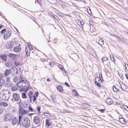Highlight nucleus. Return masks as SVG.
Wrapping results in <instances>:
<instances>
[{
	"instance_id": "obj_43",
	"label": "nucleus",
	"mask_w": 128,
	"mask_h": 128,
	"mask_svg": "<svg viewBox=\"0 0 128 128\" xmlns=\"http://www.w3.org/2000/svg\"><path fill=\"white\" fill-rule=\"evenodd\" d=\"M28 109L31 112H32L33 111V109L31 107V106H29L28 107Z\"/></svg>"
},
{
	"instance_id": "obj_59",
	"label": "nucleus",
	"mask_w": 128,
	"mask_h": 128,
	"mask_svg": "<svg viewBox=\"0 0 128 128\" xmlns=\"http://www.w3.org/2000/svg\"><path fill=\"white\" fill-rule=\"evenodd\" d=\"M65 112H68V113H70V112H68V110H66V111H65Z\"/></svg>"
},
{
	"instance_id": "obj_10",
	"label": "nucleus",
	"mask_w": 128,
	"mask_h": 128,
	"mask_svg": "<svg viewBox=\"0 0 128 128\" xmlns=\"http://www.w3.org/2000/svg\"><path fill=\"white\" fill-rule=\"evenodd\" d=\"M10 95L9 94H0V98L2 100H7L9 98Z\"/></svg>"
},
{
	"instance_id": "obj_20",
	"label": "nucleus",
	"mask_w": 128,
	"mask_h": 128,
	"mask_svg": "<svg viewBox=\"0 0 128 128\" xmlns=\"http://www.w3.org/2000/svg\"><path fill=\"white\" fill-rule=\"evenodd\" d=\"M12 122L13 125H14L17 124L18 122V119L16 117H14L12 118Z\"/></svg>"
},
{
	"instance_id": "obj_34",
	"label": "nucleus",
	"mask_w": 128,
	"mask_h": 128,
	"mask_svg": "<svg viewBox=\"0 0 128 128\" xmlns=\"http://www.w3.org/2000/svg\"><path fill=\"white\" fill-rule=\"evenodd\" d=\"M87 11L88 13L90 15H91L92 13V12L91 10L90 7H88L87 8Z\"/></svg>"
},
{
	"instance_id": "obj_58",
	"label": "nucleus",
	"mask_w": 128,
	"mask_h": 128,
	"mask_svg": "<svg viewBox=\"0 0 128 128\" xmlns=\"http://www.w3.org/2000/svg\"><path fill=\"white\" fill-rule=\"evenodd\" d=\"M44 60H45V59H44H44H42L41 60H42V62H44Z\"/></svg>"
},
{
	"instance_id": "obj_26",
	"label": "nucleus",
	"mask_w": 128,
	"mask_h": 128,
	"mask_svg": "<svg viewBox=\"0 0 128 128\" xmlns=\"http://www.w3.org/2000/svg\"><path fill=\"white\" fill-rule=\"evenodd\" d=\"M3 94H10V92L8 90H3Z\"/></svg>"
},
{
	"instance_id": "obj_35",
	"label": "nucleus",
	"mask_w": 128,
	"mask_h": 128,
	"mask_svg": "<svg viewBox=\"0 0 128 128\" xmlns=\"http://www.w3.org/2000/svg\"><path fill=\"white\" fill-rule=\"evenodd\" d=\"M30 88V85L29 84L28 86H27L25 88H24V89L25 90L26 92Z\"/></svg>"
},
{
	"instance_id": "obj_52",
	"label": "nucleus",
	"mask_w": 128,
	"mask_h": 128,
	"mask_svg": "<svg viewBox=\"0 0 128 128\" xmlns=\"http://www.w3.org/2000/svg\"><path fill=\"white\" fill-rule=\"evenodd\" d=\"M16 110H13L12 111V113H14L15 112Z\"/></svg>"
},
{
	"instance_id": "obj_22",
	"label": "nucleus",
	"mask_w": 128,
	"mask_h": 128,
	"mask_svg": "<svg viewBox=\"0 0 128 128\" xmlns=\"http://www.w3.org/2000/svg\"><path fill=\"white\" fill-rule=\"evenodd\" d=\"M57 90L60 92L62 93L63 92L62 86L61 85H59L57 87Z\"/></svg>"
},
{
	"instance_id": "obj_25",
	"label": "nucleus",
	"mask_w": 128,
	"mask_h": 128,
	"mask_svg": "<svg viewBox=\"0 0 128 128\" xmlns=\"http://www.w3.org/2000/svg\"><path fill=\"white\" fill-rule=\"evenodd\" d=\"M104 40L101 38H100L98 40V44L100 45H102L104 43Z\"/></svg>"
},
{
	"instance_id": "obj_11",
	"label": "nucleus",
	"mask_w": 128,
	"mask_h": 128,
	"mask_svg": "<svg viewBox=\"0 0 128 128\" xmlns=\"http://www.w3.org/2000/svg\"><path fill=\"white\" fill-rule=\"evenodd\" d=\"M52 124V122L51 119H47L46 120V126L48 127L51 126Z\"/></svg>"
},
{
	"instance_id": "obj_36",
	"label": "nucleus",
	"mask_w": 128,
	"mask_h": 128,
	"mask_svg": "<svg viewBox=\"0 0 128 128\" xmlns=\"http://www.w3.org/2000/svg\"><path fill=\"white\" fill-rule=\"evenodd\" d=\"M17 87L16 86H12L11 88V90L12 91H15L16 90H17Z\"/></svg>"
},
{
	"instance_id": "obj_3",
	"label": "nucleus",
	"mask_w": 128,
	"mask_h": 128,
	"mask_svg": "<svg viewBox=\"0 0 128 128\" xmlns=\"http://www.w3.org/2000/svg\"><path fill=\"white\" fill-rule=\"evenodd\" d=\"M38 92H35V95L33 94V92L31 91H30L28 92V96L29 97L30 101L32 100L33 102H34L36 100V98L38 97Z\"/></svg>"
},
{
	"instance_id": "obj_1",
	"label": "nucleus",
	"mask_w": 128,
	"mask_h": 128,
	"mask_svg": "<svg viewBox=\"0 0 128 128\" xmlns=\"http://www.w3.org/2000/svg\"><path fill=\"white\" fill-rule=\"evenodd\" d=\"M18 112L20 115L18 116V121L20 122L23 116H25L28 114V111L24 109L21 106H20L18 109Z\"/></svg>"
},
{
	"instance_id": "obj_2",
	"label": "nucleus",
	"mask_w": 128,
	"mask_h": 128,
	"mask_svg": "<svg viewBox=\"0 0 128 128\" xmlns=\"http://www.w3.org/2000/svg\"><path fill=\"white\" fill-rule=\"evenodd\" d=\"M0 33L1 34H4V40H6L9 38L12 34L10 30H6L5 29L2 30L0 31Z\"/></svg>"
},
{
	"instance_id": "obj_14",
	"label": "nucleus",
	"mask_w": 128,
	"mask_h": 128,
	"mask_svg": "<svg viewBox=\"0 0 128 128\" xmlns=\"http://www.w3.org/2000/svg\"><path fill=\"white\" fill-rule=\"evenodd\" d=\"M13 45V42L11 41H8L6 45V47L7 49H10L12 47Z\"/></svg>"
},
{
	"instance_id": "obj_56",
	"label": "nucleus",
	"mask_w": 128,
	"mask_h": 128,
	"mask_svg": "<svg viewBox=\"0 0 128 128\" xmlns=\"http://www.w3.org/2000/svg\"><path fill=\"white\" fill-rule=\"evenodd\" d=\"M2 102L0 100V106H1Z\"/></svg>"
},
{
	"instance_id": "obj_62",
	"label": "nucleus",
	"mask_w": 128,
	"mask_h": 128,
	"mask_svg": "<svg viewBox=\"0 0 128 128\" xmlns=\"http://www.w3.org/2000/svg\"><path fill=\"white\" fill-rule=\"evenodd\" d=\"M19 46H20V44H19Z\"/></svg>"
},
{
	"instance_id": "obj_21",
	"label": "nucleus",
	"mask_w": 128,
	"mask_h": 128,
	"mask_svg": "<svg viewBox=\"0 0 128 128\" xmlns=\"http://www.w3.org/2000/svg\"><path fill=\"white\" fill-rule=\"evenodd\" d=\"M21 47L19 46H15L14 48V51L15 52H20L21 50Z\"/></svg>"
},
{
	"instance_id": "obj_19",
	"label": "nucleus",
	"mask_w": 128,
	"mask_h": 128,
	"mask_svg": "<svg viewBox=\"0 0 128 128\" xmlns=\"http://www.w3.org/2000/svg\"><path fill=\"white\" fill-rule=\"evenodd\" d=\"M106 103L108 105H110L113 103V102L111 99L108 98L106 99Z\"/></svg>"
},
{
	"instance_id": "obj_30",
	"label": "nucleus",
	"mask_w": 128,
	"mask_h": 128,
	"mask_svg": "<svg viewBox=\"0 0 128 128\" xmlns=\"http://www.w3.org/2000/svg\"><path fill=\"white\" fill-rule=\"evenodd\" d=\"M41 107L40 106H37L36 107V108L37 109V112H38V113L39 114H40L41 113L40 112V109H41Z\"/></svg>"
},
{
	"instance_id": "obj_39",
	"label": "nucleus",
	"mask_w": 128,
	"mask_h": 128,
	"mask_svg": "<svg viewBox=\"0 0 128 128\" xmlns=\"http://www.w3.org/2000/svg\"><path fill=\"white\" fill-rule=\"evenodd\" d=\"M22 97L23 98H26V97L25 93H23L22 94Z\"/></svg>"
},
{
	"instance_id": "obj_57",
	"label": "nucleus",
	"mask_w": 128,
	"mask_h": 128,
	"mask_svg": "<svg viewBox=\"0 0 128 128\" xmlns=\"http://www.w3.org/2000/svg\"><path fill=\"white\" fill-rule=\"evenodd\" d=\"M3 26L2 25L0 26V29L3 27Z\"/></svg>"
},
{
	"instance_id": "obj_54",
	"label": "nucleus",
	"mask_w": 128,
	"mask_h": 128,
	"mask_svg": "<svg viewBox=\"0 0 128 128\" xmlns=\"http://www.w3.org/2000/svg\"><path fill=\"white\" fill-rule=\"evenodd\" d=\"M46 80H47V81L48 82H49V81H50V79L49 78H48Z\"/></svg>"
},
{
	"instance_id": "obj_16",
	"label": "nucleus",
	"mask_w": 128,
	"mask_h": 128,
	"mask_svg": "<svg viewBox=\"0 0 128 128\" xmlns=\"http://www.w3.org/2000/svg\"><path fill=\"white\" fill-rule=\"evenodd\" d=\"M14 64L16 66H17L22 64V60L18 61V60H15L14 62Z\"/></svg>"
},
{
	"instance_id": "obj_55",
	"label": "nucleus",
	"mask_w": 128,
	"mask_h": 128,
	"mask_svg": "<svg viewBox=\"0 0 128 128\" xmlns=\"http://www.w3.org/2000/svg\"><path fill=\"white\" fill-rule=\"evenodd\" d=\"M3 128H8V126H5Z\"/></svg>"
},
{
	"instance_id": "obj_8",
	"label": "nucleus",
	"mask_w": 128,
	"mask_h": 128,
	"mask_svg": "<svg viewBox=\"0 0 128 128\" xmlns=\"http://www.w3.org/2000/svg\"><path fill=\"white\" fill-rule=\"evenodd\" d=\"M40 121V118L39 116H36L34 117L33 121L34 123L35 124H39Z\"/></svg>"
},
{
	"instance_id": "obj_48",
	"label": "nucleus",
	"mask_w": 128,
	"mask_h": 128,
	"mask_svg": "<svg viewBox=\"0 0 128 128\" xmlns=\"http://www.w3.org/2000/svg\"><path fill=\"white\" fill-rule=\"evenodd\" d=\"M6 81L7 82H11L10 81V78H6Z\"/></svg>"
},
{
	"instance_id": "obj_61",
	"label": "nucleus",
	"mask_w": 128,
	"mask_h": 128,
	"mask_svg": "<svg viewBox=\"0 0 128 128\" xmlns=\"http://www.w3.org/2000/svg\"><path fill=\"white\" fill-rule=\"evenodd\" d=\"M101 47L103 48H104V46H101Z\"/></svg>"
},
{
	"instance_id": "obj_50",
	"label": "nucleus",
	"mask_w": 128,
	"mask_h": 128,
	"mask_svg": "<svg viewBox=\"0 0 128 128\" xmlns=\"http://www.w3.org/2000/svg\"><path fill=\"white\" fill-rule=\"evenodd\" d=\"M125 75L126 78L127 79H128V74L127 73H126L125 74Z\"/></svg>"
},
{
	"instance_id": "obj_7",
	"label": "nucleus",
	"mask_w": 128,
	"mask_h": 128,
	"mask_svg": "<svg viewBox=\"0 0 128 128\" xmlns=\"http://www.w3.org/2000/svg\"><path fill=\"white\" fill-rule=\"evenodd\" d=\"M103 82V79L99 78L98 77H96L95 79V81L94 83L98 87H99L100 88V87L101 86L100 85V84L101 82Z\"/></svg>"
},
{
	"instance_id": "obj_17",
	"label": "nucleus",
	"mask_w": 128,
	"mask_h": 128,
	"mask_svg": "<svg viewBox=\"0 0 128 128\" xmlns=\"http://www.w3.org/2000/svg\"><path fill=\"white\" fill-rule=\"evenodd\" d=\"M118 84H116L115 86H114L113 87V91L116 92H117L119 90V88H120V86Z\"/></svg>"
},
{
	"instance_id": "obj_24",
	"label": "nucleus",
	"mask_w": 128,
	"mask_h": 128,
	"mask_svg": "<svg viewBox=\"0 0 128 128\" xmlns=\"http://www.w3.org/2000/svg\"><path fill=\"white\" fill-rule=\"evenodd\" d=\"M119 121L121 124H124L126 123L125 120L124 118H120L119 119Z\"/></svg>"
},
{
	"instance_id": "obj_12",
	"label": "nucleus",
	"mask_w": 128,
	"mask_h": 128,
	"mask_svg": "<svg viewBox=\"0 0 128 128\" xmlns=\"http://www.w3.org/2000/svg\"><path fill=\"white\" fill-rule=\"evenodd\" d=\"M118 84L123 90L128 93V87L126 85L124 84H122L121 85L120 83H119Z\"/></svg>"
},
{
	"instance_id": "obj_29",
	"label": "nucleus",
	"mask_w": 128,
	"mask_h": 128,
	"mask_svg": "<svg viewBox=\"0 0 128 128\" xmlns=\"http://www.w3.org/2000/svg\"><path fill=\"white\" fill-rule=\"evenodd\" d=\"M8 106V104L6 102H2L1 106L6 107H7Z\"/></svg>"
},
{
	"instance_id": "obj_49",
	"label": "nucleus",
	"mask_w": 128,
	"mask_h": 128,
	"mask_svg": "<svg viewBox=\"0 0 128 128\" xmlns=\"http://www.w3.org/2000/svg\"><path fill=\"white\" fill-rule=\"evenodd\" d=\"M64 84L66 86H68V87H69L70 86V85L68 84L67 82H65L64 83Z\"/></svg>"
},
{
	"instance_id": "obj_31",
	"label": "nucleus",
	"mask_w": 128,
	"mask_h": 128,
	"mask_svg": "<svg viewBox=\"0 0 128 128\" xmlns=\"http://www.w3.org/2000/svg\"><path fill=\"white\" fill-rule=\"evenodd\" d=\"M72 92L75 96H77L78 94V93L75 90H72Z\"/></svg>"
},
{
	"instance_id": "obj_28",
	"label": "nucleus",
	"mask_w": 128,
	"mask_h": 128,
	"mask_svg": "<svg viewBox=\"0 0 128 128\" xmlns=\"http://www.w3.org/2000/svg\"><path fill=\"white\" fill-rule=\"evenodd\" d=\"M30 50H28L27 47H26L25 51L27 57L30 55Z\"/></svg>"
},
{
	"instance_id": "obj_32",
	"label": "nucleus",
	"mask_w": 128,
	"mask_h": 128,
	"mask_svg": "<svg viewBox=\"0 0 128 128\" xmlns=\"http://www.w3.org/2000/svg\"><path fill=\"white\" fill-rule=\"evenodd\" d=\"M88 106V104H83L82 106V108L84 109L87 108Z\"/></svg>"
},
{
	"instance_id": "obj_15",
	"label": "nucleus",
	"mask_w": 128,
	"mask_h": 128,
	"mask_svg": "<svg viewBox=\"0 0 128 128\" xmlns=\"http://www.w3.org/2000/svg\"><path fill=\"white\" fill-rule=\"evenodd\" d=\"M18 55L12 53H10L8 55L9 58L12 60H14L16 58Z\"/></svg>"
},
{
	"instance_id": "obj_6",
	"label": "nucleus",
	"mask_w": 128,
	"mask_h": 128,
	"mask_svg": "<svg viewBox=\"0 0 128 128\" xmlns=\"http://www.w3.org/2000/svg\"><path fill=\"white\" fill-rule=\"evenodd\" d=\"M12 114L10 113H6L4 114L3 118V121L4 122L10 121L12 118Z\"/></svg>"
},
{
	"instance_id": "obj_4",
	"label": "nucleus",
	"mask_w": 128,
	"mask_h": 128,
	"mask_svg": "<svg viewBox=\"0 0 128 128\" xmlns=\"http://www.w3.org/2000/svg\"><path fill=\"white\" fill-rule=\"evenodd\" d=\"M30 120L27 117L24 118L22 120V124L23 126L26 128H28L30 125Z\"/></svg>"
},
{
	"instance_id": "obj_27",
	"label": "nucleus",
	"mask_w": 128,
	"mask_h": 128,
	"mask_svg": "<svg viewBox=\"0 0 128 128\" xmlns=\"http://www.w3.org/2000/svg\"><path fill=\"white\" fill-rule=\"evenodd\" d=\"M43 114L45 116L48 118L50 116V114L49 112H44L43 113Z\"/></svg>"
},
{
	"instance_id": "obj_63",
	"label": "nucleus",
	"mask_w": 128,
	"mask_h": 128,
	"mask_svg": "<svg viewBox=\"0 0 128 128\" xmlns=\"http://www.w3.org/2000/svg\"><path fill=\"white\" fill-rule=\"evenodd\" d=\"M127 108H128V107H127Z\"/></svg>"
},
{
	"instance_id": "obj_42",
	"label": "nucleus",
	"mask_w": 128,
	"mask_h": 128,
	"mask_svg": "<svg viewBox=\"0 0 128 128\" xmlns=\"http://www.w3.org/2000/svg\"><path fill=\"white\" fill-rule=\"evenodd\" d=\"M27 47L30 50H31L32 49V47L31 45H28Z\"/></svg>"
},
{
	"instance_id": "obj_37",
	"label": "nucleus",
	"mask_w": 128,
	"mask_h": 128,
	"mask_svg": "<svg viewBox=\"0 0 128 128\" xmlns=\"http://www.w3.org/2000/svg\"><path fill=\"white\" fill-rule=\"evenodd\" d=\"M4 108L0 106V114H2L4 111Z\"/></svg>"
},
{
	"instance_id": "obj_51",
	"label": "nucleus",
	"mask_w": 128,
	"mask_h": 128,
	"mask_svg": "<svg viewBox=\"0 0 128 128\" xmlns=\"http://www.w3.org/2000/svg\"><path fill=\"white\" fill-rule=\"evenodd\" d=\"M89 22H90V24H92L93 23V22L91 20L90 21H89Z\"/></svg>"
},
{
	"instance_id": "obj_13",
	"label": "nucleus",
	"mask_w": 128,
	"mask_h": 128,
	"mask_svg": "<svg viewBox=\"0 0 128 128\" xmlns=\"http://www.w3.org/2000/svg\"><path fill=\"white\" fill-rule=\"evenodd\" d=\"M13 98L15 101H18L20 100V96L19 94L15 93L13 94Z\"/></svg>"
},
{
	"instance_id": "obj_40",
	"label": "nucleus",
	"mask_w": 128,
	"mask_h": 128,
	"mask_svg": "<svg viewBox=\"0 0 128 128\" xmlns=\"http://www.w3.org/2000/svg\"><path fill=\"white\" fill-rule=\"evenodd\" d=\"M124 65L125 66V70H128V65L127 63L126 64L125 63H124Z\"/></svg>"
},
{
	"instance_id": "obj_18",
	"label": "nucleus",
	"mask_w": 128,
	"mask_h": 128,
	"mask_svg": "<svg viewBox=\"0 0 128 128\" xmlns=\"http://www.w3.org/2000/svg\"><path fill=\"white\" fill-rule=\"evenodd\" d=\"M0 57L3 61L5 62L6 61L7 59V56L6 54H1Z\"/></svg>"
},
{
	"instance_id": "obj_38",
	"label": "nucleus",
	"mask_w": 128,
	"mask_h": 128,
	"mask_svg": "<svg viewBox=\"0 0 128 128\" xmlns=\"http://www.w3.org/2000/svg\"><path fill=\"white\" fill-rule=\"evenodd\" d=\"M58 67L59 68L63 71L65 70V69L63 67L61 64H59L58 66Z\"/></svg>"
},
{
	"instance_id": "obj_23",
	"label": "nucleus",
	"mask_w": 128,
	"mask_h": 128,
	"mask_svg": "<svg viewBox=\"0 0 128 128\" xmlns=\"http://www.w3.org/2000/svg\"><path fill=\"white\" fill-rule=\"evenodd\" d=\"M11 70L10 69L6 70L4 73V74L5 76H8L11 73Z\"/></svg>"
},
{
	"instance_id": "obj_45",
	"label": "nucleus",
	"mask_w": 128,
	"mask_h": 128,
	"mask_svg": "<svg viewBox=\"0 0 128 128\" xmlns=\"http://www.w3.org/2000/svg\"><path fill=\"white\" fill-rule=\"evenodd\" d=\"M50 65L52 67H54V64L53 62H52L50 64Z\"/></svg>"
},
{
	"instance_id": "obj_33",
	"label": "nucleus",
	"mask_w": 128,
	"mask_h": 128,
	"mask_svg": "<svg viewBox=\"0 0 128 128\" xmlns=\"http://www.w3.org/2000/svg\"><path fill=\"white\" fill-rule=\"evenodd\" d=\"M4 83V79H0V86L2 85Z\"/></svg>"
},
{
	"instance_id": "obj_41",
	"label": "nucleus",
	"mask_w": 128,
	"mask_h": 128,
	"mask_svg": "<svg viewBox=\"0 0 128 128\" xmlns=\"http://www.w3.org/2000/svg\"><path fill=\"white\" fill-rule=\"evenodd\" d=\"M4 77V74L2 73H0V79H3L2 78Z\"/></svg>"
},
{
	"instance_id": "obj_46",
	"label": "nucleus",
	"mask_w": 128,
	"mask_h": 128,
	"mask_svg": "<svg viewBox=\"0 0 128 128\" xmlns=\"http://www.w3.org/2000/svg\"><path fill=\"white\" fill-rule=\"evenodd\" d=\"M110 58L111 60L114 62L115 63V59H114V58L113 56H112V58L111 56H110Z\"/></svg>"
},
{
	"instance_id": "obj_47",
	"label": "nucleus",
	"mask_w": 128,
	"mask_h": 128,
	"mask_svg": "<svg viewBox=\"0 0 128 128\" xmlns=\"http://www.w3.org/2000/svg\"><path fill=\"white\" fill-rule=\"evenodd\" d=\"M99 78H101V79H103L102 73L101 72L99 73Z\"/></svg>"
},
{
	"instance_id": "obj_53",
	"label": "nucleus",
	"mask_w": 128,
	"mask_h": 128,
	"mask_svg": "<svg viewBox=\"0 0 128 128\" xmlns=\"http://www.w3.org/2000/svg\"><path fill=\"white\" fill-rule=\"evenodd\" d=\"M19 90L20 92H22L23 91V89H19Z\"/></svg>"
},
{
	"instance_id": "obj_44",
	"label": "nucleus",
	"mask_w": 128,
	"mask_h": 128,
	"mask_svg": "<svg viewBox=\"0 0 128 128\" xmlns=\"http://www.w3.org/2000/svg\"><path fill=\"white\" fill-rule=\"evenodd\" d=\"M98 110L100 112H102L104 113V112L105 110L104 109H101L99 110Z\"/></svg>"
},
{
	"instance_id": "obj_5",
	"label": "nucleus",
	"mask_w": 128,
	"mask_h": 128,
	"mask_svg": "<svg viewBox=\"0 0 128 128\" xmlns=\"http://www.w3.org/2000/svg\"><path fill=\"white\" fill-rule=\"evenodd\" d=\"M28 82L26 80H22L19 82L17 84V86L20 88H23L28 85Z\"/></svg>"
},
{
	"instance_id": "obj_9",
	"label": "nucleus",
	"mask_w": 128,
	"mask_h": 128,
	"mask_svg": "<svg viewBox=\"0 0 128 128\" xmlns=\"http://www.w3.org/2000/svg\"><path fill=\"white\" fill-rule=\"evenodd\" d=\"M108 59V57L105 56H104L102 59V61L103 64L107 66L110 65V62L107 61Z\"/></svg>"
},
{
	"instance_id": "obj_60",
	"label": "nucleus",
	"mask_w": 128,
	"mask_h": 128,
	"mask_svg": "<svg viewBox=\"0 0 128 128\" xmlns=\"http://www.w3.org/2000/svg\"><path fill=\"white\" fill-rule=\"evenodd\" d=\"M34 114V113H30V114H29V115H33V114Z\"/></svg>"
}]
</instances>
